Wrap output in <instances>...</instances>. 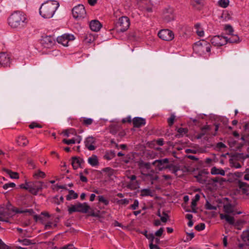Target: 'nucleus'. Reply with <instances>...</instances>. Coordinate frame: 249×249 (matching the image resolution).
Wrapping results in <instances>:
<instances>
[{"label": "nucleus", "instance_id": "obj_1", "mask_svg": "<svg viewBox=\"0 0 249 249\" xmlns=\"http://www.w3.org/2000/svg\"><path fill=\"white\" fill-rule=\"evenodd\" d=\"M27 23V19L25 14L16 11L11 14L8 18V24L13 28H21Z\"/></svg>", "mask_w": 249, "mask_h": 249}, {"label": "nucleus", "instance_id": "obj_2", "mask_svg": "<svg viewBox=\"0 0 249 249\" xmlns=\"http://www.w3.org/2000/svg\"><path fill=\"white\" fill-rule=\"evenodd\" d=\"M59 6V3L56 1H47L41 5L39 14L44 18H50L53 17Z\"/></svg>", "mask_w": 249, "mask_h": 249}, {"label": "nucleus", "instance_id": "obj_3", "mask_svg": "<svg viewBox=\"0 0 249 249\" xmlns=\"http://www.w3.org/2000/svg\"><path fill=\"white\" fill-rule=\"evenodd\" d=\"M90 209V206L87 203H77L75 205H72L68 209L69 213L71 214L74 212H80L83 213H87Z\"/></svg>", "mask_w": 249, "mask_h": 249}, {"label": "nucleus", "instance_id": "obj_4", "mask_svg": "<svg viewBox=\"0 0 249 249\" xmlns=\"http://www.w3.org/2000/svg\"><path fill=\"white\" fill-rule=\"evenodd\" d=\"M130 26V21L128 17L123 16L119 18L116 24L117 32H124L126 31Z\"/></svg>", "mask_w": 249, "mask_h": 249}, {"label": "nucleus", "instance_id": "obj_5", "mask_svg": "<svg viewBox=\"0 0 249 249\" xmlns=\"http://www.w3.org/2000/svg\"><path fill=\"white\" fill-rule=\"evenodd\" d=\"M72 13L75 19L84 18L86 15L85 7L82 4H78L74 7L72 10Z\"/></svg>", "mask_w": 249, "mask_h": 249}, {"label": "nucleus", "instance_id": "obj_6", "mask_svg": "<svg viewBox=\"0 0 249 249\" xmlns=\"http://www.w3.org/2000/svg\"><path fill=\"white\" fill-rule=\"evenodd\" d=\"M162 15L163 18L166 22H170L175 19L174 9L170 6H167L163 9Z\"/></svg>", "mask_w": 249, "mask_h": 249}, {"label": "nucleus", "instance_id": "obj_7", "mask_svg": "<svg viewBox=\"0 0 249 249\" xmlns=\"http://www.w3.org/2000/svg\"><path fill=\"white\" fill-rule=\"evenodd\" d=\"M159 37L165 41H171L174 38L173 32L168 29L161 30L158 33Z\"/></svg>", "mask_w": 249, "mask_h": 249}, {"label": "nucleus", "instance_id": "obj_8", "mask_svg": "<svg viewBox=\"0 0 249 249\" xmlns=\"http://www.w3.org/2000/svg\"><path fill=\"white\" fill-rule=\"evenodd\" d=\"M29 192L34 195H36L43 187V182L41 181L30 182Z\"/></svg>", "mask_w": 249, "mask_h": 249}, {"label": "nucleus", "instance_id": "obj_9", "mask_svg": "<svg viewBox=\"0 0 249 249\" xmlns=\"http://www.w3.org/2000/svg\"><path fill=\"white\" fill-rule=\"evenodd\" d=\"M169 162V159L165 158L155 160L153 162V165L155 166L159 170L161 171L163 169H167Z\"/></svg>", "mask_w": 249, "mask_h": 249}, {"label": "nucleus", "instance_id": "obj_10", "mask_svg": "<svg viewBox=\"0 0 249 249\" xmlns=\"http://www.w3.org/2000/svg\"><path fill=\"white\" fill-rule=\"evenodd\" d=\"M211 41L214 46H222L227 44L226 37L222 36H214L211 39Z\"/></svg>", "mask_w": 249, "mask_h": 249}, {"label": "nucleus", "instance_id": "obj_11", "mask_svg": "<svg viewBox=\"0 0 249 249\" xmlns=\"http://www.w3.org/2000/svg\"><path fill=\"white\" fill-rule=\"evenodd\" d=\"M74 39V36L72 35L64 34L57 38L58 43L62 44L64 46H67L69 41Z\"/></svg>", "mask_w": 249, "mask_h": 249}, {"label": "nucleus", "instance_id": "obj_12", "mask_svg": "<svg viewBox=\"0 0 249 249\" xmlns=\"http://www.w3.org/2000/svg\"><path fill=\"white\" fill-rule=\"evenodd\" d=\"M40 42L44 47L50 48L54 44L55 40L51 36H42Z\"/></svg>", "mask_w": 249, "mask_h": 249}, {"label": "nucleus", "instance_id": "obj_13", "mask_svg": "<svg viewBox=\"0 0 249 249\" xmlns=\"http://www.w3.org/2000/svg\"><path fill=\"white\" fill-rule=\"evenodd\" d=\"M0 64L3 67L10 65V57L6 53H0Z\"/></svg>", "mask_w": 249, "mask_h": 249}, {"label": "nucleus", "instance_id": "obj_14", "mask_svg": "<svg viewBox=\"0 0 249 249\" xmlns=\"http://www.w3.org/2000/svg\"><path fill=\"white\" fill-rule=\"evenodd\" d=\"M95 143V139L94 137L90 136L87 138L85 141V146L90 151L95 149V146L93 145Z\"/></svg>", "mask_w": 249, "mask_h": 249}, {"label": "nucleus", "instance_id": "obj_15", "mask_svg": "<svg viewBox=\"0 0 249 249\" xmlns=\"http://www.w3.org/2000/svg\"><path fill=\"white\" fill-rule=\"evenodd\" d=\"M196 46H197L201 48L200 49L202 51H204V49H205L207 52H210L211 51L210 44L204 40H202L197 42L196 43Z\"/></svg>", "mask_w": 249, "mask_h": 249}, {"label": "nucleus", "instance_id": "obj_16", "mask_svg": "<svg viewBox=\"0 0 249 249\" xmlns=\"http://www.w3.org/2000/svg\"><path fill=\"white\" fill-rule=\"evenodd\" d=\"M146 121L143 118L141 117H135L133 119V124L135 127H141L145 124Z\"/></svg>", "mask_w": 249, "mask_h": 249}, {"label": "nucleus", "instance_id": "obj_17", "mask_svg": "<svg viewBox=\"0 0 249 249\" xmlns=\"http://www.w3.org/2000/svg\"><path fill=\"white\" fill-rule=\"evenodd\" d=\"M102 27V24L97 20H93L89 23L90 29L94 32H98Z\"/></svg>", "mask_w": 249, "mask_h": 249}, {"label": "nucleus", "instance_id": "obj_18", "mask_svg": "<svg viewBox=\"0 0 249 249\" xmlns=\"http://www.w3.org/2000/svg\"><path fill=\"white\" fill-rule=\"evenodd\" d=\"M84 162V160L83 159L78 158L76 157H73L72 158V165L74 169H76L78 167H80L81 164Z\"/></svg>", "mask_w": 249, "mask_h": 249}, {"label": "nucleus", "instance_id": "obj_19", "mask_svg": "<svg viewBox=\"0 0 249 249\" xmlns=\"http://www.w3.org/2000/svg\"><path fill=\"white\" fill-rule=\"evenodd\" d=\"M12 211L17 213H28L31 215H33L34 213L33 209L21 210L16 207L13 208Z\"/></svg>", "mask_w": 249, "mask_h": 249}, {"label": "nucleus", "instance_id": "obj_20", "mask_svg": "<svg viewBox=\"0 0 249 249\" xmlns=\"http://www.w3.org/2000/svg\"><path fill=\"white\" fill-rule=\"evenodd\" d=\"M220 217L221 219H225L230 225H233L234 224V217L228 214L221 213L220 214Z\"/></svg>", "mask_w": 249, "mask_h": 249}, {"label": "nucleus", "instance_id": "obj_21", "mask_svg": "<svg viewBox=\"0 0 249 249\" xmlns=\"http://www.w3.org/2000/svg\"><path fill=\"white\" fill-rule=\"evenodd\" d=\"M227 43H235L240 42V38L237 35L232 34L229 36H225Z\"/></svg>", "mask_w": 249, "mask_h": 249}, {"label": "nucleus", "instance_id": "obj_22", "mask_svg": "<svg viewBox=\"0 0 249 249\" xmlns=\"http://www.w3.org/2000/svg\"><path fill=\"white\" fill-rule=\"evenodd\" d=\"M167 169H169L170 171L173 174H174L176 176L180 177L182 175V174L178 175V172L180 171V167L178 166L174 165L172 164H168L167 166Z\"/></svg>", "mask_w": 249, "mask_h": 249}, {"label": "nucleus", "instance_id": "obj_23", "mask_svg": "<svg viewBox=\"0 0 249 249\" xmlns=\"http://www.w3.org/2000/svg\"><path fill=\"white\" fill-rule=\"evenodd\" d=\"M211 130V127L210 125H206L203 126L201 128V132L198 134L196 136V138L197 139H200L203 136H204L208 131H210Z\"/></svg>", "mask_w": 249, "mask_h": 249}, {"label": "nucleus", "instance_id": "obj_24", "mask_svg": "<svg viewBox=\"0 0 249 249\" xmlns=\"http://www.w3.org/2000/svg\"><path fill=\"white\" fill-rule=\"evenodd\" d=\"M88 163L92 166H96L99 165V161L97 157L95 155H92L88 160Z\"/></svg>", "mask_w": 249, "mask_h": 249}, {"label": "nucleus", "instance_id": "obj_25", "mask_svg": "<svg viewBox=\"0 0 249 249\" xmlns=\"http://www.w3.org/2000/svg\"><path fill=\"white\" fill-rule=\"evenodd\" d=\"M224 210L226 213L227 214L232 213L233 214H235V213H234V207L231 204H227L224 205Z\"/></svg>", "mask_w": 249, "mask_h": 249}, {"label": "nucleus", "instance_id": "obj_26", "mask_svg": "<svg viewBox=\"0 0 249 249\" xmlns=\"http://www.w3.org/2000/svg\"><path fill=\"white\" fill-rule=\"evenodd\" d=\"M212 175H220L221 176H225V172L222 169H218L216 167H213L211 170Z\"/></svg>", "mask_w": 249, "mask_h": 249}, {"label": "nucleus", "instance_id": "obj_27", "mask_svg": "<svg viewBox=\"0 0 249 249\" xmlns=\"http://www.w3.org/2000/svg\"><path fill=\"white\" fill-rule=\"evenodd\" d=\"M17 142L18 145L26 146L28 143V141L24 136H20L17 140Z\"/></svg>", "mask_w": 249, "mask_h": 249}, {"label": "nucleus", "instance_id": "obj_28", "mask_svg": "<svg viewBox=\"0 0 249 249\" xmlns=\"http://www.w3.org/2000/svg\"><path fill=\"white\" fill-rule=\"evenodd\" d=\"M6 215L7 212L5 211V209L3 207L0 206V221L8 222V220L7 219L3 218V217Z\"/></svg>", "mask_w": 249, "mask_h": 249}, {"label": "nucleus", "instance_id": "obj_29", "mask_svg": "<svg viewBox=\"0 0 249 249\" xmlns=\"http://www.w3.org/2000/svg\"><path fill=\"white\" fill-rule=\"evenodd\" d=\"M3 170L7 174L10 176V177L12 178H18V174L17 172H12L11 170L3 168Z\"/></svg>", "mask_w": 249, "mask_h": 249}, {"label": "nucleus", "instance_id": "obj_30", "mask_svg": "<svg viewBox=\"0 0 249 249\" xmlns=\"http://www.w3.org/2000/svg\"><path fill=\"white\" fill-rule=\"evenodd\" d=\"M78 197V194L74 192L72 190L69 191V194L66 196L67 200H70L72 199H76Z\"/></svg>", "mask_w": 249, "mask_h": 249}, {"label": "nucleus", "instance_id": "obj_31", "mask_svg": "<svg viewBox=\"0 0 249 249\" xmlns=\"http://www.w3.org/2000/svg\"><path fill=\"white\" fill-rule=\"evenodd\" d=\"M195 177L200 183L204 184L206 182V177L202 176L201 172H199L198 174Z\"/></svg>", "mask_w": 249, "mask_h": 249}, {"label": "nucleus", "instance_id": "obj_32", "mask_svg": "<svg viewBox=\"0 0 249 249\" xmlns=\"http://www.w3.org/2000/svg\"><path fill=\"white\" fill-rule=\"evenodd\" d=\"M141 196H153V194L149 189H143L141 191Z\"/></svg>", "mask_w": 249, "mask_h": 249}, {"label": "nucleus", "instance_id": "obj_33", "mask_svg": "<svg viewBox=\"0 0 249 249\" xmlns=\"http://www.w3.org/2000/svg\"><path fill=\"white\" fill-rule=\"evenodd\" d=\"M115 156V152L114 151H110L106 153L104 157L107 160H110Z\"/></svg>", "mask_w": 249, "mask_h": 249}, {"label": "nucleus", "instance_id": "obj_34", "mask_svg": "<svg viewBox=\"0 0 249 249\" xmlns=\"http://www.w3.org/2000/svg\"><path fill=\"white\" fill-rule=\"evenodd\" d=\"M64 201V198L63 196H61L59 197L58 196H56L55 197H54L53 198L52 202L54 204L59 205L61 203L63 202Z\"/></svg>", "mask_w": 249, "mask_h": 249}, {"label": "nucleus", "instance_id": "obj_35", "mask_svg": "<svg viewBox=\"0 0 249 249\" xmlns=\"http://www.w3.org/2000/svg\"><path fill=\"white\" fill-rule=\"evenodd\" d=\"M229 163L231 167H234L235 168H240L241 167V165L239 162L235 161L232 158L229 160Z\"/></svg>", "mask_w": 249, "mask_h": 249}, {"label": "nucleus", "instance_id": "obj_36", "mask_svg": "<svg viewBox=\"0 0 249 249\" xmlns=\"http://www.w3.org/2000/svg\"><path fill=\"white\" fill-rule=\"evenodd\" d=\"M177 131L179 134L176 135V136L179 137L180 136H183L184 134L187 133L188 129L187 128L180 127L178 129Z\"/></svg>", "mask_w": 249, "mask_h": 249}, {"label": "nucleus", "instance_id": "obj_37", "mask_svg": "<svg viewBox=\"0 0 249 249\" xmlns=\"http://www.w3.org/2000/svg\"><path fill=\"white\" fill-rule=\"evenodd\" d=\"M219 5L223 7L226 8L229 4V0H220L218 1Z\"/></svg>", "mask_w": 249, "mask_h": 249}, {"label": "nucleus", "instance_id": "obj_38", "mask_svg": "<svg viewBox=\"0 0 249 249\" xmlns=\"http://www.w3.org/2000/svg\"><path fill=\"white\" fill-rule=\"evenodd\" d=\"M98 197L100 202L103 203L106 206L109 204V201L106 199L103 196H99Z\"/></svg>", "mask_w": 249, "mask_h": 249}, {"label": "nucleus", "instance_id": "obj_39", "mask_svg": "<svg viewBox=\"0 0 249 249\" xmlns=\"http://www.w3.org/2000/svg\"><path fill=\"white\" fill-rule=\"evenodd\" d=\"M238 186L240 189L244 190L245 188L247 187L248 186V184L246 182H243L240 180H239L237 181Z\"/></svg>", "mask_w": 249, "mask_h": 249}, {"label": "nucleus", "instance_id": "obj_40", "mask_svg": "<svg viewBox=\"0 0 249 249\" xmlns=\"http://www.w3.org/2000/svg\"><path fill=\"white\" fill-rule=\"evenodd\" d=\"M205 207L206 209L210 210H216L217 209L216 206L212 205L208 201H206Z\"/></svg>", "mask_w": 249, "mask_h": 249}, {"label": "nucleus", "instance_id": "obj_41", "mask_svg": "<svg viewBox=\"0 0 249 249\" xmlns=\"http://www.w3.org/2000/svg\"><path fill=\"white\" fill-rule=\"evenodd\" d=\"M45 174L40 170H38L37 173H36L34 174V177L36 178H38L39 177L41 178H44L45 177Z\"/></svg>", "mask_w": 249, "mask_h": 249}, {"label": "nucleus", "instance_id": "obj_42", "mask_svg": "<svg viewBox=\"0 0 249 249\" xmlns=\"http://www.w3.org/2000/svg\"><path fill=\"white\" fill-rule=\"evenodd\" d=\"M225 29L227 32L229 36L233 34V29L231 25H226L225 27Z\"/></svg>", "mask_w": 249, "mask_h": 249}, {"label": "nucleus", "instance_id": "obj_43", "mask_svg": "<svg viewBox=\"0 0 249 249\" xmlns=\"http://www.w3.org/2000/svg\"><path fill=\"white\" fill-rule=\"evenodd\" d=\"M93 123V120L91 118H84L83 121V124L88 126Z\"/></svg>", "mask_w": 249, "mask_h": 249}, {"label": "nucleus", "instance_id": "obj_44", "mask_svg": "<svg viewBox=\"0 0 249 249\" xmlns=\"http://www.w3.org/2000/svg\"><path fill=\"white\" fill-rule=\"evenodd\" d=\"M117 203L119 205H127L129 203V200L127 199H123L117 200L116 201Z\"/></svg>", "mask_w": 249, "mask_h": 249}, {"label": "nucleus", "instance_id": "obj_45", "mask_svg": "<svg viewBox=\"0 0 249 249\" xmlns=\"http://www.w3.org/2000/svg\"><path fill=\"white\" fill-rule=\"evenodd\" d=\"M200 24L197 23L195 25V28L197 29L196 34L199 36H202L204 35V32L203 30H199L198 28L200 27Z\"/></svg>", "mask_w": 249, "mask_h": 249}, {"label": "nucleus", "instance_id": "obj_46", "mask_svg": "<svg viewBox=\"0 0 249 249\" xmlns=\"http://www.w3.org/2000/svg\"><path fill=\"white\" fill-rule=\"evenodd\" d=\"M195 229L198 231L203 230L205 228V225L204 223H201L195 226Z\"/></svg>", "mask_w": 249, "mask_h": 249}, {"label": "nucleus", "instance_id": "obj_47", "mask_svg": "<svg viewBox=\"0 0 249 249\" xmlns=\"http://www.w3.org/2000/svg\"><path fill=\"white\" fill-rule=\"evenodd\" d=\"M175 119V116L174 114H172L169 118L168 119L167 122L170 126H171L174 123Z\"/></svg>", "mask_w": 249, "mask_h": 249}, {"label": "nucleus", "instance_id": "obj_48", "mask_svg": "<svg viewBox=\"0 0 249 249\" xmlns=\"http://www.w3.org/2000/svg\"><path fill=\"white\" fill-rule=\"evenodd\" d=\"M16 186V184L14 183L10 182L6 183L3 186V188L5 190L8 189L9 188H14Z\"/></svg>", "mask_w": 249, "mask_h": 249}, {"label": "nucleus", "instance_id": "obj_49", "mask_svg": "<svg viewBox=\"0 0 249 249\" xmlns=\"http://www.w3.org/2000/svg\"><path fill=\"white\" fill-rule=\"evenodd\" d=\"M30 182H26L25 184H22L20 185V188L24 189L29 191L30 189Z\"/></svg>", "mask_w": 249, "mask_h": 249}, {"label": "nucleus", "instance_id": "obj_50", "mask_svg": "<svg viewBox=\"0 0 249 249\" xmlns=\"http://www.w3.org/2000/svg\"><path fill=\"white\" fill-rule=\"evenodd\" d=\"M19 242L22 243V244L25 246H28L33 244L32 241L28 239H24L22 240H19Z\"/></svg>", "mask_w": 249, "mask_h": 249}, {"label": "nucleus", "instance_id": "obj_51", "mask_svg": "<svg viewBox=\"0 0 249 249\" xmlns=\"http://www.w3.org/2000/svg\"><path fill=\"white\" fill-rule=\"evenodd\" d=\"M62 142L68 145L75 143V141L74 139H71V140L63 139Z\"/></svg>", "mask_w": 249, "mask_h": 249}, {"label": "nucleus", "instance_id": "obj_52", "mask_svg": "<svg viewBox=\"0 0 249 249\" xmlns=\"http://www.w3.org/2000/svg\"><path fill=\"white\" fill-rule=\"evenodd\" d=\"M162 214L164 216L160 217V220L162 222L165 223L167 222V218L169 217V216L164 212H163Z\"/></svg>", "mask_w": 249, "mask_h": 249}, {"label": "nucleus", "instance_id": "obj_53", "mask_svg": "<svg viewBox=\"0 0 249 249\" xmlns=\"http://www.w3.org/2000/svg\"><path fill=\"white\" fill-rule=\"evenodd\" d=\"M29 127L31 129H34L35 127L42 128V125L33 122L29 125Z\"/></svg>", "mask_w": 249, "mask_h": 249}, {"label": "nucleus", "instance_id": "obj_54", "mask_svg": "<svg viewBox=\"0 0 249 249\" xmlns=\"http://www.w3.org/2000/svg\"><path fill=\"white\" fill-rule=\"evenodd\" d=\"M139 204L138 200L136 199L134 200V203L131 205L130 207L132 210H135L138 207Z\"/></svg>", "mask_w": 249, "mask_h": 249}, {"label": "nucleus", "instance_id": "obj_55", "mask_svg": "<svg viewBox=\"0 0 249 249\" xmlns=\"http://www.w3.org/2000/svg\"><path fill=\"white\" fill-rule=\"evenodd\" d=\"M242 238L244 241H249V232L243 233Z\"/></svg>", "mask_w": 249, "mask_h": 249}, {"label": "nucleus", "instance_id": "obj_56", "mask_svg": "<svg viewBox=\"0 0 249 249\" xmlns=\"http://www.w3.org/2000/svg\"><path fill=\"white\" fill-rule=\"evenodd\" d=\"M146 237L150 240V243H153L154 240L155 239L154 235L153 233H148V235H146Z\"/></svg>", "mask_w": 249, "mask_h": 249}, {"label": "nucleus", "instance_id": "obj_57", "mask_svg": "<svg viewBox=\"0 0 249 249\" xmlns=\"http://www.w3.org/2000/svg\"><path fill=\"white\" fill-rule=\"evenodd\" d=\"M196 202L197 201L194 200L193 199L192 200L191 202V208L192 209V212L193 213H196V210L195 209V207L196 206Z\"/></svg>", "mask_w": 249, "mask_h": 249}, {"label": "nucleus", "instance_id": "obj_58", "mask_svg": "<svg viewBox=\"0 0 249 249\" xmlns=\"http://www.w3.org/2000/svg\"><path fill=\"white\" fill-rule=\"evenodd\" d=\"M163 231H164L163 228H160L159 230H158L155 232V235L156 236H158V237L162 235V234L163 233Z\"/></svg>", "mask_w": 249, "mask_h": 249}, {"label": "nucleus", "instance_id": "obj_59", "mask_svg": "<svg viewBox=\"0 0 249 249\" xmlns=\"http://www.w3.org/2000/svg\"><path fill=\"white\" fill-rule=\"evenodd\" d=\"M80 180L84 182H87L88 181L87 178L84 176L82 173L79 174Z\"/></svg>", "mask_w": 249, "mask_h": 249}, {"label": "nucleus", "instance_id": "obj_60", "mask_svg": "<svg viewBox=\"0 0 249 249\" xmlns=\"http://www.w3.org/2000/svg\"><path fill=\"white\" fill-rule=\"evenodd\" d=\"M126 122H128V123H130L131 122V118L130 116H128L126 118H124L122 120V123H126Z\"/></svg>", "mask_w": 249, "mask_h": 249}, {"label": "nucleus", "instance_id": "obj_61", "mask_svg": "<svg viewBox=\"0 0 249 249\" xmlns=\"http://www.w3.org/2000/svg\"><path fill=\"white\" fill-rule=\"evenodd\" d=\"M216 147L218 148H223L226 147V145L222 142H219L216 144Z\"/></svg>", "mask_w": 249, "mask_h": 249}, {"label": "nucleus", "instance_id": "obj_62", "mask_svg": "<svg viewBox=\"0 0 249 249\" xmlns=\"http://www.w3.org/2000/svg\"><path fill=\"white\" fill-rule=\"evenodd\" d=\"M150 249H160L159 247H158L156 245H154L153 243H151L149 244Z\"/></svg>", "mask_w": 249, "mask_h": 249}, {"label": "nucleus", "instance_id": "obj_63", "mask_svg": "<svg viewBox=\"0 0 249 249\" xmlns=\"http://www.w3.org/2000/svg\"><path fill=\"white\" fill-rule=\"evenodd\" d=\"M157 144L160 146H162L164 144V141L163 139H159L156 141Z\"/></svg>", "mask_w": 249, "mask_h": 249}, {"label": "nucleus", "instance_id": "obj_64", "mask_svg": "<svg viewBox=\"0 0 249 249\" xmlns=\"http://www.w3.org/2000/svg\"><path fill=\"white\" fill-rule=\"evenodd\" d=\"M185 152L186 153H187V154H188V153L195 154L196 152V150L191 149H185Z\"/></svg>", "mask_w": 249, "mask_h": 249}]
</instances>
